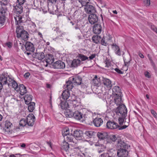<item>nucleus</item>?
<instances>
[{
    "label": "nucleus",
    "instance_id": "27",
    "mask_svg": "<svg viewBox=\"0 0 157 157\" xmlns=\"http://www.w3.org/2000/svg\"><path fill=\"white\" fill-rule=\"evenodd\" d=\"M73 114V117L77 120H80L82 118V113L78 111H75Z\"/></svg>",
    "mask_w": 157,
    "mask_h": 157
},
{
    "label": "nucleus",
    "instance_id": "40",
    "mask_svg": "<svg viewBox=\"0 0 157 157\" xmlns=\"http://www.w3.org/2000/svg\"><path fill=\"white\" fill-rule=\"evenodd\" d=\"M19 124L20 126H24L27 124L28 125L26 119L23 118L21 119L19 121Z\"/></svg>",
    "mask_w": 157,
    "mask_h": 157
},
{
    "label": "nucleus",
    "instance_id": "28",
    "mask_svg": "<svg viewBox=\"0 0 157 157\" xmlns=\"http://www.w3.org/2000/svg\"><path fill=\"white\" fill-rule=\"evenodd\" d=\"M24 98L25 103L26 104L29 105L30 103L31 102L32 97L31 95L27 94L24 97Z\"/></svg>",
    "mask_w": 157,
    "mask_h": 157
},
{
    "label": "nucleus",
    "instance_id": "36",
    "mask_svg": "<svg viewBox=\"0 0 157 157\" xmlns=\"http://www.w3.org/2000/svg\"><path fill=\"white\" fill-rule=\"evenodd\" d=\"M29 104L28 109L30 112H32L35 108V103L34 102H31Z\"/></svg>",
    "mask_w": 157,
    "mask_h": 157
},
{
    "label": "nucleus",
    "instance_id": "31",
    "mask_svg": "<svg viewBox=\"0 0 157 157\" xmlns=\"http://www.w3.org/2000/svg\"><path fill=\"white\" fill-rule=\"evenodd\" d=\"M112 90L113 92L115 94V95L121 94V90L119 86H115L112 89Z\"/></svg>",
    "mask_w": 157,
    "mask_h": 157
},
{
    "label": "nucleus",
    "instance_id": "55",
    "mask_svg": "<svg viewBox=\"0 0 157 157\" xmlns=\"http://www.w3.org/2000/svg\"><path fill=\"white\" fill-rule=\"evenodd\" d=\"M44 58H45V55L44 54V52H42L40 55V61L41 60H43V59Z\"/></svg>",
    "mask_w": 157,
    "mask_h": 157
},
{
    "label": "nucleus",
    "instance_id": "60",
    "mask_svg": "<svg viewBox=\"0 0 157 157\" xmlns=\"http://www.w3.org/2000/svg\"><path fill=\"white\" fill-rule=\"evenodd\" d=\"M30 75V73L29 72H26V73L24 75V77L25 78H28L29 77V75Z\"/></svg>",
    "mask_w": 157,
    "mask_h": 157
},
{
    "label": "nucleus",
    "instance_id": "54",
    "mask_svg": "<svg viewBox=\"0 0 157 157\" xmlns=\"http://www.w3.org/2000/svg\"><path fill=\"white\" fill-rule=\"evenodd\" d=\"M101 44L105 46H106L107 45V43L106 42H105V38L104 37H103V38L101 39Z\"/></svg>",
    "mask_w": 157,
    "mask_h": 157
},
{
    "label": "nucleus",
    "instance_id": "59",
    "mask_svg": "<svg viewBox=\"0 0 157 157\" xmlns=\"http://www.w3.org/2000/svg\"><path fill=\"white\" fill-rule=\"evenodd\" d=\"M33 56L34 57L38 59L39 56V53L38 52H36L34 54H33Z\"/></svg>",
    "mask_w": 157,
    "mask_h": 157
},
{
    "label": "nucleus",
    "instance_id": "2",
    "mask_svg": "<svg viewBox=\"0 0 157 157\" xmlns=\"http://www.w3.org/2000/svg\"><path fill=\"white\" fill-rule=\"evenodd\" d=\"M0 82L3 85L7 84L8 86L13 88H15L17 86V82L12 77L4 73L0 75Z\"/></svg>",
    "mask_w": 157,
    "mask_h": 157
},
{
    "label": "nucleus",
    "instance_id": "52",
    "mask_svg": "<svg viewBox=\"0 0 157 157\" xmlns=\"http://www.w3.org/2000/svg\"><path fill=\"white\" fill-rule=\"evenodd\" d=\"M104 63L105 65V67H109L110 66V63L109 60L106 59L104 61Z\"/></svg>",
    "mask_w": 157,
    "mask_h": 157
},
{
    "label": "nucleus",
    "instance_id": "5",
    "mask_svg": "<svg viewBox=\"0 0 157 157\" xmlns=\"http://www.w3.org/2000/svg\"><path fill=\"white\" fill-rule=\"evenodd\" d=\"M25 0H17L16 5L14 6V10L17 14H21L23 11L22 5L25 2Z\"/></svg>",
    "mask_w": 157,
    "mask_h": 157
},
{
    "label": "nucleus",
    "instance_id": "12",
    "mask_svg": "<svg viewBox=\"0 0 157 157\" xmlns=\"http://www.w3.org/2000/svg\"><path fill=\"white\" fill-rule=\"evenodd\" d=\"M26 119L28 125L32 126L33 125L34 122L35 121V118L33 114L32 113L29 114Z\"/></svg>",
    "mask_w": 157,
    "mask_h": 157
},
{
    "label": "nucleus",
    "instance_id": "34",
    "mask_svg": "<svg viewBox=\"0 0 157 157\" xmlns=\"http://www.w3.org/2000/svg\"><path fill=\"white\" fill-rule=\"evenodd\" d=\"M95 134V133L94 132L90 131H86L84 133L87 138H91Z\"/></svg>",
    "mask_w": 157,
    "mask_h": 157
},
{
    "label": "nucleus",
    "instance_id": "22",
    "mask_svg": "<svg viewBox=\"0 0 157 157\" xmlns=\"http://www.w3.org/2000/svg\"><path fill=\"white\" fill-rule=\"evenodd\" d=\"M83 63L79 59H75L72 61L71 66L72 67H77L79 66L82 64H83Z\"/></svg>",
    "mask_w": 157,
    "mask_h": 157
},
{
    "label": "nucleus",
    "instance_id": "11",
    "mask_svg": "<svg viewBox=\"0 0 157 157\" xmlns=\"http://www.w3.org/2000/svg\"><path fill=\"white\" fill-rule=\"evenodd\" d=\"M107 127L111 129H115L119 128L120 126L117 123L113 121H108L107 124Z\"/></svg>",
    "mask_w": 157,
    "mask_h": 157
},
{
    "label": "nucleus",
    "instance_id": "14",
    "mask_svg": "<svg viewBox=\"0 0 157 157\" xmlns=\"http://www.w3.org/2000/svg\"><path fill=\"white\" fill-rule=\"evenodd\" d=\"M102 29V27L100 24H95L93 27V32L95 34H100Z\"/></svg>",
    "mask_w": 157,
    "mask_h": 157
},
{
    "label": "nucleus",
    "instance_id": "50",
    "mask_svg": "<svg viewBox=\"0 0 157 157\" xmlns=\"http://www.w3.org/2000/svg\"><path fill=\"white\" fill-rule=\"evenodd\" d=\"M9 2V0H0V2L2 5H6Z\"/></svg>",
    "mask_w": 157,
    "mask_h": 157
},
{
    "label": "nucleus",
    "instance_id": "26",
    "mask_svg": "<svg viewBox=\"0 0 157 157\" xmlns=\"http://www.w3.org/2000/svg\"><path fill=\"white\" fill-rule=\"evenodd\" d=\"M97 136L98 138L101 139H104L108 137V133L106 132H98Z\"/></svg>",
    "mask_w": 157,
    "mask_h": 157
},
{
    "label": "nucleus",
    "instance_id": "21",
    "mask_svg": "<svg viewBox=\"0 0 157 157\" xmlns=\"http://www.w3.org/2000/svg\"><path fill=\"white\" fill-rule=\"evenodd\" d=\"M103 120L99 117H97L94 119L93 123L94 125L97 127H100L103 123Z\"/></svg>",
    "mask_w": 157,
    "mask_h": 157
},
{
    "label": "nucleus",
    "instance_id": "41",
    "mask_svg": "<svg viewBox=\"0 0 157 157\" xmlns=\"http://www.w3.org/2000/svg\"><path fill=\"white\" fill-rule=\"evenodd\" d=\"M108 138L110 139V141L111 142H115L116 141V142L117 143V141L119 140L117 139V137L115 135H111Z\"/></svg>",
    "mask_w": 157,
    "mask_h": 157
},
{
    "label": "nucleus",
    "instance_id": "18",
    "mask_svg": "<svg viewBox=\"0 0 157 157\" xmlns=\"http://www.w3.org/2000/svg\"><path fill=\"white\" fill-rule=\"evenodd\" d=\"M103 82L105 87H106L109 90L111 89L112 85L111 81L109 79L104 78Z\"/></svg>",
    "mask_w": 157,
    "mask_h": 157
},
{
    "label": "nucleus",
    "instance_id": "46",
    "mask_svg": "<svg viewBox=\"0 0 157 157\" xmlns=\"http://www.w3.org/2000/svg\"><path fill=\"white\" fill-rule=\"evenodd\" d=\"M114 47L115 48V52L116 54L118 56L121 55V53L120 52V48H119L116 45H114Z\"/></svg>",
    "mask_w": 157,
    "mask_h": 157
},
{
    "label": "nucleus",
    "instance_id": "64",
    "mask_svg": "<svg viewBox=\"0 0 157 157\" xmlns=\"http://www.w3.org/2000/svg\"><path fill=\"white\" fill-rule=\"evenodd\" d=\"M139 56L142 58H144V55L141 53H139Z\"/></svg>",
    "mask_w": 157,
    "mask_h": 157
},
{
    "label": "nucleus",
    "instance_id": "47",
    "mask_svg": "<svg viewBox=\"0 0 157 157\" xmlns=\"http://www.w3.org/2000/svg\"><path fill=\"white\" fill-rule=\"evenodd\" d=\"M105 148L104 146L100 144L99 147L98 148V153H100L102 152L104 150V149Z\"/></svg>",
    "mask_w": 157,
    "mask_h": 157
},
{
    "label": "nucleus",
    "instance_id": "56",
    "mask_svg": "<svg viewBox=\"0 0 157 157\" xmlns=\"http://www.w3.org/2000/svg\"><path fill=\"white\" fill-rule=\"evenodd\" d=\"M151 113L154 117L155 118H157V114L156 112L153 110H151Z\"/></svg>",
    "mask_w": 157,
    "mask_h": 157
},
{
    "label": "nucleus",
    "instance_id": "17",
    "mask_svg": "<svg viewBox=\"0 0 157 157\" xmlns=\"http://www.w3.org/2000/svg\"><path fill=\"white\" fill-rule=\"evenodd\" d=\"M117 145L119 149L128 148V146L121 140L119 139L117 141Z\"/></svg>",
    "mask_w": 157,
    "mask_h": 157
},
{
    "label": "nucleus",
    "instance_id": "24",
    "mask_svg": "<svg viewBox=\"0 0 157 157\" xmlns=\"http://www.w3.org/2000/svg\"><path fill=\"white\" fill-rule=\"evenodd\" d=\"M75 28L76 30L79 29L82 33L86 32L85 30L86 27L85 25L78 23L75 26Z\"/></svg>",
    "mask_w": 157,
    "mask_h": 157
},
{
    "label": "nucleus",
    "instance_id": "19",
    "mask_svg": "<svg viewBox=\"0 0 157 157\" xmlns=\"http://www.w3.org/2000/svg\"><path fill=\"white\" fill-rule=\"evenodd\" d=\"M25 47L27 51L33 52L34 50L33 44L30 42H26Z\"/></svg>",
    "mask_w": 157,
    "mask_h": 157
},
{
    "label": "nucleus",
    "instance_id": "10",
    "mask_svg": "<svg viewBox=\"0 0 157 157\" xmlns=\"http://www.w3.org/2000/svg\"><path fill=\"white\" fill-rule=\"evenodd\" d=\"M73 136L78 140H81L83 139L82 132L81 130L79 129L74 131Z\"/></svg>",
    "mask_w": 157,
    "mask_h": 157
},
{
    "label": "nucleus",
    "instance_id": "33",
    "mask_svg": "<svg viewBox=\"0 0 157 157\" xmlns=\"http://www.w3.org/2000/svg\"><path fill=\"white\" fill-rule=\"evenodd\" d=\"M101 39V37L98 35L94 36L92 37V40L96 44L100 43Z\"/></svg>",
    "mask_w": 157,
    "mask_h": 157
},
{
    "label": "nucleus",
    "instance_id": "57",
    "mask_svg": "<svg viewBox=\"0 0 157 157\" xmlns=\"http://www.w3.org/2000/svg\"><path fill=\"white\" fill-rule=\"evenodd\" d=\"M151 28L154 31L157 33V28L154 25H151Z\"/></svg>",
    "mask_w": 157,
    "mask_h": 157
},
{
    "label": "nucleus",
    "instance_id": "8",
    "mask_svg": "<svg viewBox=\"0 0 157 157\" xmlns=\"http://www.w3.org/2000/svg\"><path fill=\"white\" fill-rule=\"evenodd\" d=\"M52 66L55 69H62L65 67V64L61 61L58 60L53 63Z\"/></svg>",
    "mask_w": 157,
    "mask_h": 157
},
{
    "label": "nucleus",
    "instance_id": "39",
    "mask_svg": "<svg viewBox=\"0 0 157 157\" xmlns=\"http://www.w3.org/2000/svg\"><path fill=\"white\" fill-rule=\"evenodd\" d=\"M72 104L73 107L75 108H76V109H77L80 106V105L79 102H78L76 100H74L72 101Z\"/></svg>",
    "mask_w": 157,
    "mask_h": 157
},
{
    "label": "nucleus",
    "instance_id": "32",
    "mask_svg": "<svg viewBox=\"0 0 157 157\" xmlns=\"http://www.w3.org/2000/svg\"><path fill=\"white\" fill-rule=\"evenodd\" d=\"M92 83L96 86H98L100 83V79L97 75H95L92 80Z\"/></svg>",
    "mask_w": 157,
    "mask_h": 157
},
{
    "label": "nucleus",
    "instance_id": "23",
    "mask_svg": "<svg viewBox=\"0 0 157 157\" xmlns=\"http://www.w3.org/2000/svg\"><path fill=\"white\" fill-rule=\"evenodd\" d=\"M61 149L65 151L66 153L68 154L69 150V146L68 143L66 142H63L61 144Z\"/></svg>",
    "mask_w": 157,
    "mask_h": 157
},
{
    "label": "nucleus",
    "instance_id": "63",
    "mask_svg": "<svg viewBox=\"0 0 157 157\" xmlns=\"http://www.w3.org/2000/svg\"><path fill=\"white\" fill-rule=\"evenodd\" d=\"M128 127L127 125H124L119 128V130H122Z\"/></svg>",
    "mask_w": 157,
    "mask_h": 157
},
{
    "label": "nucleus",
    "instance_id": "49",
    "mask_svg": "<svg viewBox=\"0 0 157 157\" xmlns=\"http://www.w3.org/2000/svg\"><path fill=\"white\" fill-rule=\"evenodd\" d=\"M73 136H70L69 135H68V136H67L66 137V139L67 140L68 142H72L73 141Z\"/></svg>",
    "mask_w": 157,
    "mask_h": 157
},
{
    "label": "nucleus",
    "instance_id": "25",
    "mask_svg": "<svg viewBox=\"0 0 157 157\" xmlns=\"http://www.w3.org/2000/svg\"><path fill=\"white\" fill-rule=\"evenodd\" d=\"M114 101L115 103L117 105H119L120 106V105H123L122 104L121 98L120 94L115 96Z\"/></svg>",
    "mask_w": 157,
    "mask_h": 157
},
{
    "label": "nucleus",
    "instance_id": "53",
    "mask_svg": "<svg viewBox=\"0 0 157 157\" xmlns=\"http://www.w3.org/2000/svg\"><path fill=\"white\" fill-rule=\"evenodd\" d=\"M144 2L146 6H148L150 4V0H144Z\"/></svg>",
    "mask_w": 157,
    "mask_h": 157
},
{
    "label": "nucleus",
    "instance_id": "9",
    "mask_svg": "<svg viewBox=\"0 0 157 157\" xmlns=\"http://www.w3.org/2000/svg\"><path fill=\"white\" fill-rule=\"evenodd\" d=\"M127 148L119 149L117 151V155L119 157H127L128 154V152L127 150Z\"/></svg>",
    "mask_w": 157,
    "mask_h": 157
},
{
    "label": "nucleus",
    "instance_id": "3",
    "mask_svg": "<svg viewBox=\"0 0 157 157\" xmlns=\"http://www.w3.org/2000/svg\"><path fill=\"white\" fill-rule=\"evenodd\" d=\"M127 109L124 105H121L115 110L116 114L119 116L125 117L127 113Z\"/></svg>",
    "mask_w": 157,
    "mask_h": 157
},
{
    "label": "nucleus",
    "instance_id": "48",
    "mask_svg": "<svg viewBox=\"0 0 157 157\" xmlns=\"http://www.w3.org/2000/svg\"><path fill=\"white\" fill-rule=\"evenodd\" d=\"M147 56L148 57V58L149 59V61L150 62V63H151V65L153 67H155V64L154 63L153 60H152V58H151V56L149 54H148L147 55Z\"/></svg>",
    "mask_w": 157,
    "mask_h": 157
},
{
    "label": "nucleus",
    "instance_id": "58",
    "mask_svg": "<svg viewBox=\"0 0 157 157\" xmlns=\"http://www.w3.org/2000/svg\"><path fill=\"white\" fill-rule=\"evenodd\" d=\"M115 71L117 72L118 73L122 74H123V72L121 71L120 69L116 68L115 69Z\"/></svg>",
    "mask_w": 157,
    "mask_h": 157
},
{
    "label": "nucleus",
    "instance_id": "13",
    "mask_svg": "<svg viewBox=\"0 0 157 157\" xmlns=\"http://www.w3.org/2000/svg\"><path fill=\"white\" fill-rule=\"evenodd\" d=\"M84 10L88 14H92L95 12L94 7L91 5H86L85 6Z\"/></svg>",
    "mask_w": 157,
    "mask_h": 157
},
{
    "label": "nucleus",
    "instance_id": "37",
    "mask_svg": "<svg viewBox=\"0 0 157 157\" xmlns=\"http://www.w3.org/2000/svg\"><path fill=\"white\" fill-rule=\"evenodd\" d=\"M73 112L70 111L69 109L67 110L65 113L66 117H71L73 116Z\"/></svg>",
    "mask_w": 157,
    "mask_h": 157
},
{
    "label": "nucleus",
    "instance_id": "6",
    "mask_svg": "<svg viewBox=\"0 0 157 157\" xmlns=\"http://www.w3.org/2000/svg\"><path fill=\"white\" fill-rule=\"evenodd\" d=\"M17 86L15 88H13L16 91L19 93L21 95H23L26 93V87L23 84H20L18 86L17 83Z\"/></svg>",
    "mask_w": 157,
    "mask_h": 157
},
{
    "label": "nucleus",
    "instance_id": "42",
    "mask_svg": "<svg viewBox=\"0 0 157 157\" xmlns=\"http://www.w3.org/2000/svg\"><path fill=\"white\" fill-rule=\"evenodd\" d=\"M124 61L125 65L127 66L128 63H129L130 61V57L129 56L126 57L125 58H124Z\"/></svg>",
    "mask_w": 157,
    "mask_h": 157
},
{
    "label": "nucleus",
    "instance_id": "20",
    "mask_svg": "<svg viewBox=\"0 0 157 157\" xmlns=\"http://www.w3.org/2000/svg\"><path fill=\"white\" fill-rule=\"evenodd\" d=\"M57 100L60 102V104L59 105L60 106V108L62 109L66 110L69 108L68 104L66 101H63L60 100V98H59Z\"/></svg>",
    "mask_w": 157,
    "mask_h": 157
},
{
    "label": "nucleus",
    "instance_id": "30",
    "mask_svg": "<svg viewBox=\"0 0 157 157\" xmlns=\"http://www.w3.org/2000/svg\"><path fill=\"white\" fill-rule=\"evenodd\" d=\"M73 82L70 81V80L66 82V84L64 85L65 88L66 87L67 90H70L73 87Z\"/></svg>",
    "mask_w": 157,
    "mask_h": 157
},
{
    "label": "nucleus",
    "instance_id": "51",
    "mask_svg": "<svg viewBox=\"0 0 157 157\" xmlns=\"http://www.w3.org/2000/svg\"><path fill=\"white\" fill-rule=\"evenodd\" d=\"M125 117H119L118 118L119 123L120 125H121L123 124L124 122V119Z\"/></svg>",
    "mask_w": 157,
    "mask_h": 157
},
{
    "label": "nucleus",
    "instance_id": "4",
    "mask_svg": "<svg viewBox=\"0 0 157 157\" xmlns=\"http://www.w3.org/2000/svg\"><path fill=\"white\" fill-rule=\"evenodd\" d=\"M54 58L53 55L50 54H48L46 57L43 60L40 61V63L42 66L47 67L48 64L52 63L54 61Z\"/></svg>",
    "mask_w": 157,
    "mask_h": 157
},
{
    "label": "nucleus",
    "instance_id": "29",
    "mask_svg": "<svg viewBox=\"0 0 157 157\" xmlns=\"http://www.w3.org/2000/svg\"><path fill=\"white\" fill-rule=\"evenodd\" d=\"M70 96V94L69 90H65L62 93V98L64 100H67Z\"/></svg>",
    "mask_w": 157,
    "mask_h": 157
},
{
    "label": "nucleus",
    "instance_id": "15",
    "mask_svg": "<svg viewBox=\"0 0 157 157\" xmlns=\"http://www.w3.org/2000/svg\"><path fill=\"white\" fill-rule=\"evenodd\" d=\"M69 79L72 81L73 83L75 85H79L82 83V79L79 76H74L71 77Z\"/></svg>",
    "mask_w": 157,
    "mask_h": 157
},
{
    "label": "nucleus",
    "instance_id": "35",
    "mask_svg": "<svg viewBox=\"0 0 157 157\" xmlns=\"http://www.w3.org/2000/svg\"><path fill=\"white\" fill-rule=\"evenodd\" d=\"M78 59H81L82 62L86 60H89V58L87 56L81 54H79L77 56Z\"/></svg>",
    "mask_w": 157,
    "mask_h": 157
},
{
    "label": "nucleus",
    "instance_id": "61",
    "mask_svg": "<svg viewBox=\"0 0 157 157\" xmlns=\"http://www.w3.org/2000/svg\"><path fill=\"white\" fill-rule=\"evenodd\" d=\"M96 56V54H93L92 55H91L89 57L90 59L92 60Z\"/></svg>",
    "mask_w": 157,
    "mask_h": 157
},
{
    "label": "nucleus",
    "instance_id": "38",
    "mask_svg": "<svg viewBox=\"0 0 157 157\" xmlns=\"http://www.w3.org/2000/svg\"><path fill=\"white\" fill-rule=\"evenodd\" d=\"M12 45V43L10 42H6L3 44V46L7 49L11 48Z\"/></svg>",
    "mask_w": 157,
    "mask_h": 157
},
{
    "label": "nucleus",
    "instance_id": "7",
    "mask_svg": "<svg viewBox=\"0 0 157 157\" xmlns=\"http://www.w3.org/2000/svg\"><path fill=\"white\" fill-rule=\"evenodd\" d=\"M6 9L3 8L0 9V23L3 25L5 21Z\"/></svg>",
    "mask_w": 157,
    "mask_h": 157
},
{
    "label": "nucleus",
    "instance_id": "44",
    "mask_svg": "<svg viewBox=\"0 0 157 157\" xmlns=\"http://www.w3.org/2000/svg\"><path fill=\"white\" fill-rule=\"evenodd\" d=\"M69 133V129L68 128H64L62 131L63 135V136H68Z\"/></svg>",
    "mask_w": 157,
    "mask_h": 157
},
{
    "label": "nucleus",
    "instance_id": "43",
    "mask_svg": "<svg viewBox=\"0 0 157 157\" xmlns=\"http://www.w3.org/2000/svg\"><path fill=\"white\" fill-rule=\"evenodd\" d=\"M12 125V124L9 121H6L5 122V128L7 129H10Z\"/></svg>",
    "mask_w": 157,
    "mask_h": 157
},
{
    "label": "nucleus",
    "instance_id": "1",
    "mask_svg": "<svg viewBox=\"0 0 157 157\" xmlns=\"http://www.w3.org/2000/svg\"><path fill=\"white\" fill-rule=\"evenodd\" d=\"M23 19L22 16L19 14L14 17L15 24L18 25L17 27L16 30L17 36L18 38H20L24 41H26L28 40L29 34L27 31L23 30V28L22 26L19 25L20 24L24 21Z\"/></svg>",
    "mask_w": 157,
    "mask_h": 157
},
{
    "label": "nucleus",
    "instance_id": "16",
    "mask_svg": "<svg viewBox=\"0 0 157 157\" xmlns=\"http://www.w3.org/2000/svg\"><path fill=\"white\" fill-rule=\"evenodd\" d=\"M88 19L89 22L92 24L98 21V18L96 15L92 13L89 15Z\"/></svg>",
    "mask_w": 157,
    "mask_h": 157
},
{
    "label": "nucleus",
    "instance_id": "45",
    "mask_svg": "<svg viewBox=\"0 0 157 157\" xmlns=\"http://www.w3.org/2000/svg\"><path fill=\"white\" fill-rule=\"evenodd\" d=\"M79 2L81 3L82 6H85L89 3V0H79Z\"/></svg>",
    "mask_w": 157,
    "mask_h": 157
},
{
    "label": "nucleus",
    "instance_id": "62",
    "mask_svg": "<svg viewBox=\"0 0 157 157\" xmlns=\"http://www.w3.org/2000/svg\"><path fill=\"white\" fill-rule=\"evenodd\" d=\"M145 75L146 77H147L148 78H150V75L149 73L148 72H146L145 73Z\"/></svg>",
    "mask_w": 157,
    "mask_h": 157
}]
</instances>
